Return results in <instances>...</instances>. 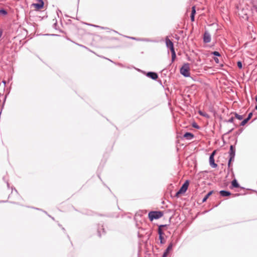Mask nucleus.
I'll list each match as a JSON object with an SVG mask.
<instances>
[{"mask_svg": "<svg viewBox=\"0 0 257 257\" xmlns=\"http://www.w3.org/2000/svg\"><path fill=\"white\" fill-rule=\"evenodd\" d=\"M165 43L166 47L170 49V51L175 50L173 42L167 37L165 39Z\"/></svg>", "mask_w": 257, "mask_h": 257, "instance_id": "nucleus-5", "label": "nucleus"}, {"mask_svg": "<svg viewBox=\"0 0 257 257\" xmlns=\"http://www.w3.org/2000/svg\"><path fill=\"white\" fill-rule=\"evenodd\" d=\"M255 101L257 102V94H256V96H255Z\"/></svg>", "mask_w": 257, "mask_h": 257, "instance_id": "nucleus-36", "label": "nucleus"}, {"mask_svg": "<svg viewBox=\"0 0 257 257\" xmlns=\"http://www.w3.org/2000/svg\"><path fill=\"white\" fill-rule=\"evenodd\" d=\"M234 118L233 117H231L227 121L228 122L233 123Z\"/></svg>", "mask_w": 257, "mask_h": 257, "instance_id": "nucleus-27", "label": "nucleus"}, {"mask_svg": "<svg viewBox=\"0 0 257 257\" xmlns=\"http://www.w3.org/2000/svg\"><path fill=\"white\" fill-rule=\"evenodd\" d=\"M237 65L239 69H241L242 68V64L241 61H238L237 63Z\"/></svg>", "mask_w": 257, "mask_h": 257, "instance_id": "nucleus-25", "label": "nucleus"}, {"mask_svg": "<svg viewBox=\"0 0 257 257\" xmlns=\"http://www.w3.org/2000/svg\"><path fill=\"white\" fill-rule=\"evenodd\" d=\"M229 154V158H231L232 159H234L235 155V149L232 145H231L230 146Z\"/></svg>", "mask_w": 257, "mask_h": 257, "instance_id": "nucleus-8", "label": "nucleus"}, {"mask_svg": "<svg viewBox=\"0 0 257 257\" xmlns=\"http://www.w3.org/2000/svg\"><path fill=\"white\" fill-rule=\"evenodd\" d=\"M195 14H196L195 7V6H193L192 8V12H191V15L195 16Z\"/></svg>", "mask_w": 257, "mask_h": 257, "instance_id": "nucleus-22", "label": "nucleus"}, {"mask_svg": "<svg viewBox=\"0 0 257 257\" xmlns=\"http://www.w3.org/2000/svg\"><path fill=\"white\" fill-rule=\"evenodd\" d=\"M219 193L221 196L223 197L228 196L231 195V193L229 191L226 190H221Z\"/></svg>", "mask_w": 257, "mask_h": 257, "instance_id": "nucleus-12", "label": "nucleus"}, {"mask_svg": "<svg viewBox=\"0 0 257 257\" xmlns=\"http://www.w3.org/2000/svg\"><path fill=\"white\" fill-rule=\"evenodd\" d=\"M199 113L201 115H202V116H204V117H206V118H209V114H207V113H206V112H202V111H199Z\"/></svg>", "mask_w": 257, "mask_h": 257, "instance_id": "nucleus-17", "label": "nucleus"}, {"mask_svg": "<svg viewBox=\"0 0 257 257\" xmlns=\"http://www.w3.org/2000/svg\"><path fill=\"white\" fill-rule=\"evenodd\" d=\"M158 234L159 236H162L164 234V232L161 228H158Z\"/></svg>", "mask_w": 257, "mask_h": 257, "instance_id": "nucleus-21", "label": "nucleus"}, {"mask_svg": "<svg viewBox=\"0 0 257 257\" xmlns=\"http://www.w3.org/2000/svg\"><path fill=\"white\" fill-rule=\"evenodd\" d=\"M189 186V181L186 180L184 183L182 185L181 187L180 188L179 191L176 193V196L179 194H183L186 192Z\"/></svg>", "mask_w": 257, "mask_h": 257, "instance_id": "nucleus-3", "label": "nucleus"}, {"mask_svg": "<svg viewBox=\"0 0 257 257\" xmlns=\"http://www.w3.org/2000/svg\"><path fill=\"white\" fill-rule=\"evenodd\" d=\"M159 239L160 240V243L161 244H164L165 243V240H164V237L163 236H159Z\"/></svg>", "mask_w": 257, "mask_h": 257, "instance_id": "nucleus-23", "label": "nucleus"}, {"mask_svg": "<svg viewBox=\"0 0 257 257\" xmlns=\"http://www.w3.org/2000/svg\"><path fill=\"white\" fill-rule=\"evenodd\" d=\"M239 195V194H235L233 195V197L238 196Z\"/></svg>", "mask_w": 257, "mask_h": 257, "instance_id": "nucleus-34", "label": "nucleus"}, {"mask_svg": "<svg viewBox=\"0 0 257 257\" xmlns=\"http://www.w3.org/2000/svg\"><path fill=\"white\" fill-rule=\"evenodd\" d=\"M194 135L191 133L187 132L186 133L184 136L183 137L187 140H191L194 138Z\"/></svg>", "mask_w": 257, "mask_h": 257, "instance_id": "nucleus-11", "label": "nucleus"}, {"mask_svg": "<svg viewBox=\"0 0 257 257\" xmlns=\"http://www.w3.org/2000/svg\"><path fill=\"white\" fill-rule=\"evenodd\" d=\"M0 14L6 15L7 14V12L6 10L2 9L0 10Z\"/></svg>", "mask_w": 257, "mask_h": 257, "instance_id": "nucleus-26", "label": "nucleus"}, {"mask_svg": "<svg viewBox=\"0 0 257 257\" xmlns=\"http://www.w3.org/2000/svg\"><path fill=\"white\" fill-rule=\"evenodd\" d=\"M102 232H104V228H102Z\"/></svg>", "mask_w": 257, "mask_h": 257, "instance_id": "nucleus-37", "label": "nucleus"}, {"mask_svg": "<svg viewBox=\"0 0 257 257\" xmlns=\"http://www.w3.org/2000/svg\"><path fill=\"white\" fill-rule=\"evenodd\" d=\"M173 246V244L172 243H170L164 252L163 254L162 257H167L169 252L172 249Z\"/></svg>", "mask_w": 257, "mask_h": 257, "instance_id": "nucleus-10", "label": "nucleus"}, {"mask_svg": "<svg viewBox=\"0 0 257 257\" xmlns=\"http://www.w3.org/2000/svg\"><path fill=\"white\" fill-rule=\"evenodd\" d=\"M98 235L99 236H101V234H100V232L99 230H98Z\"/></svg>", "mask_w": 257, "mask_h": 257, "instance_id": "nucleus-33", "label": "nucleus"}, {"mask_svg": "<svg viewBox=\"0 0 257 257\" xmlns=\"http://www.w3.org/2000/svg\"><path fill=\"white\" fill-rule=\"evenodd\" d=\"M215 154V151H213L209 157V164L213 168H215L217 167V165L215 163L214 156Z\"/></svg>", "mask_w": 257, "mask_h": 257, "instance_id": "nucleus-4", "label": "nucleus"}, {"mask_svg": "<svg viewBox=\"0 0 257 257\" xmlns=\"http://www.w3.org/2000/svg\"><path fill=\"white\" fill-rule=\"evenodd\" d=\"M191 20L192 22H193L194 21V19H195V16H193V15H191Z\"/></svg>", "mask_w": 257, "mask_h": 257, "instance_id": "nucleus-30", "label": "nucleus"}, {"mask_svg": "<svg viewBox=\"0 0 257 257\" xmlns=\"http://www.w3.org/2000/svg\"><path fill=\"white\" fill-rule=\"evenodd\" d=\"M234 160V159H232L231 158H229V159L228 164H227V166H228V169L230 171L232 170V168H231V161H233Z\"/></svg>", "mask_w": 257, "mask_h": 257, "instance_id": "nucleus-15", "label": "nucleus"}, {"mask_svg": "<svg viewBox=\"0 0 257 257\" xmlns=\"http://www.w3.org/2000/svg\"><path fill=\"white\" fill-rule=\"evenodd\" d=\"M147 76L153 80H156L158 77V75L157 73L154 72H149L147 74Z\"/></svg>", "mask_w": 257, "mask_h": 257, "instance_id": "nucleus-9", "label": "nucleus"}, {"mask_svg": "<svg viewBox=\"0 0 257 257\" xmlns=\"http://www.w3.org/2000/svg\"><path fill=\"white\" fill-rule=\"evenodd\" d=\"M94 27H99V26H94Z\"/></svg>", "mask_w": 257, "mask_h": 257, "instance_id": "nucleus-39", "label": "nucleus"}, {"mask_svg": "<svg viewBox=\"0 0 257 257\" xmlns=\"http://www.w3.org/2000/svg\"><path fill=\"white\" fill-rule=\"evenodd\" d=\"M211 54L215 56H217V57H219L221 56L220 54L219 53V52H217V51H214V52H212L211 53Z\"/></svg>", "mask_w": 257, "mask_h": 257, "instance_id": "nucleus-20", "label": "nucleus"}, {"mask_svg": "<svg viewBox=\"0 0 257 257\" xmlns=\"http://www.w3.org/2000/svg\"><path fill=\"white\" fill-rule=\"evenodd\" d=\"M252 112H250V113L248 114V116H247V118H246L249 120L251 118V117H252Z\"/></svg>", "mask_w": 257, "mask_h": 257, "instance_id": "nucleus-28", "label": "nucleus"}, {"mask_svg": "<svg viewBox=\"0 0 257 257\" xmlns=\"http://www.w3.org/2000/svg\"><path fill=\"white\" fill-rule=\"evenodd\" d=\"M172 54V61H173L176 58V53L175 50L171 51Z\"/></svg>", "mask_w": 257, "mask_h": 257, "instance_id": "nucleus-18", "label": "nucleus"}, {"mask_svg": "<svg viewBox=\"0 0 257 257\" xmlns=\"http://www.w3.org/2000/svg\"><path fill=\"white\" fill-rule=\"evenodd\" d=\"M211 41V36L208 32H205L203 36V41L205 43H208Z\"/></svg>", "mask_w": 257, "mask_h": 257, "instance_id": "nucleus-7", "label": "nucleus"}, {"mask_svg": "<svg viewBox=\"0 0 257 257\" xmlns=\"http://www.w3.org/2000/svg\"><path fill=\"white\" fill-rule=\"evenodd\" d=\"M163 215L162 211H151L149 213V218L151 221H153L154 219H158L161 218Z\"/></svg>", "mask_w": 257, "mask_h": 257, "instance_id": "nucleus-1", "label": "nucleus"}, {"mask_svg": "<svg viewBox=\"0 0 257 257\" xmlns=\"http://www.w3.org/2000/svg\"><path fill=\"white\" fill-rule=\"evenodd\" d=\"M255 109L256 110H257V105H256V106H255Z\"/></svg>", "mask_w": 257, "mask_h": 257, "instance_id": "nucleus-38", "label": "nucleus"}, {"mask_svg": "<svg viewBox=\"0 0 257 257\" xmlns=\"http://www.w3.org/2000/svg\"><path fill=\"white\" fill-rule=\"evenodd\" d=\"M213 191H211L210 192H209L202 199V202H205L207 199L208 198V197L212 194Z\"/></svg>", "mask_w": 257, "mask_h": 257, "instance_id": "nucleus-14", "label": "nucleus"}, {"mask_svg": "<svg viewBox=\"0 0 257 257\" xmlns=\"http://www.w3.org/2000/svg\"><path fill=\"white\" fill-rule=\"evenodd\" d=\"M248 121V120L246 118L245 119H244L241 122L240 125H241V126L244 125Z\"/></svg>", "mask_w": 257, "mask_h": 257, "instance_id": "nucleus-19", "label": "nucleus"}, {"mask_svg": "<svg viewBox=\"0 0 257 257\" xmlns=\"http://www.w3.org/2000/svg\"><path fill=\"white\" fill-rule=\"evenodd\" d=\"M129 38L130 39H136L134 37H129Z\"/></svg>", "mask_w": 257, "mask_h": 257, "instance_id": "nucleus-35", "label": "nucleus"}, {"mask_svg": "<svg viewBox=\"0 0 257 257\" xmlns=\"http://www.w3.org/2000/svg\"><path fill=\"white\" fill-rule=\"evenodd\" d=\"M231 185L232 187L238 188L239 187V184L237 183L236 179H234L231 182Z\"/></svg>", "mask_w": 257, "mask_h": 257, "instance_id": "nucleus-13", "label": "nucleus"}, {"mask_svg": "<svg viewBox=\"0 0 257 257\" xmlns=\"http://www.w3.org/2000/svg\"><path fill=\"white\" fill-rule=\"evenodd\" d=\"M190 67L188 63H185L180 68V73L184 77L190 76Z\"/></svg>", "mask_w": 257, "mask_h": 257, "instance_id": "nucleus-2", "label": "nucleus"}, {"mask_svg": "<svg viewBox=\"0 0 257 257\" xmlns=\"http://www.w3.org/2000/svg\"><path fill=\"white\" fill-rule=\"evenodd\" d=\"M235 118L238 120H242L243 119V115H239L237 114V113H234Z\"/></svg>", "mask_w": 257, "mask_h": 257, "instance_id": "nucleus-16", "label": "nucleus"}, {"mask_svg": "<svg viewBox=\"0 0 257 257\" xmlns=\"http://www.w3.org/2000/svg\"><path fill=\"white\" fill-rule=\"evenodd\" d=\"M39 3L33 4L32 6L34 7L37 10H40L44 7V2L42 0H38Z\"/></svg>", "mask_w": 257, "mask_h": 257, "instance_id": "nucleus-6", "label": "nucleus"}, {"mask_svg": "<svg viewBox=\"0 0 257 257\" xmlns=\"http://www.w3.org/2000/svg\"><path fill=\"white\" fill-rule=\"evenodd\" d=\"M166 226H167V225H166V224L165 225H160L159 226L158 228H161L162 229V227H166Z\"/></svg>", "mask_w": 257, "mask_h": 257, "instance_id": "nucleus-31", "label": "nucleus"}, {"mask_svg": "<svg viewBox=\"0 0 257 257\" xmlns=\"http://www.w3.org/2000/svg\"><path fill=\"white\" fill-rule=\"evenodd\" d=\"M214 61L215 62V63H219V61L218 58H217V57H215V58H214Z\"/></svg>", "mask_w": 257, "mask_h": 257, "instance_id": "nucleus-29", "label": "nucleus"}, {"mask_svg": "<svg viewBox=\"0 0 257 257\" xmlns=\"http://www.w3.org/2000/svg\"><path fill=\"white\" fill-rule=\"evenodd\" d=\"M192 126L195 128H197V129H199L200 128V127L196 123V122H193L192 123Z\"/></svg>", "mask_w": 257, "mask_h": 257, "instance_id": "nucleus-24", "label": "nucleus"}, {"mask_svg": "<svg viewBox=\"0 0 257 257\" xmlns=\"http://www.w3.org/2000/svg\"><path fill=\"white\" fill-rule=\"evenodd\" d=\"M2 35H3V31L0 30V38L2 37Z\"/></svg>", "mask_w": 257, "mask_h": 257, "instance_id": "nucleus-32", "label": "nucleus"}]
</instances>
